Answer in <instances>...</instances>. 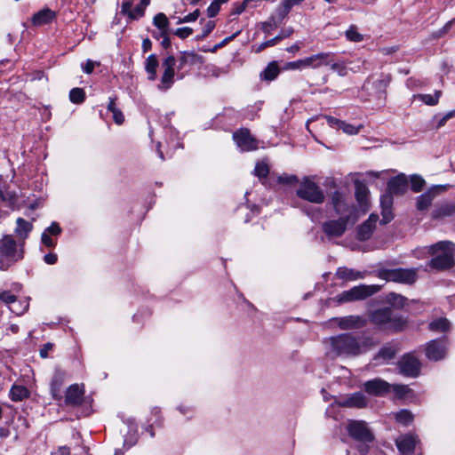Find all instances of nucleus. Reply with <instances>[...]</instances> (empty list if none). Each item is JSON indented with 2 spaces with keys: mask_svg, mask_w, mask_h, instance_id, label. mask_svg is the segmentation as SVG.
I'll return each instance as SVG.
<instances>
[{
  "mask_svg": "<svg viewBox=\"0 0 455 455\" xmlns=\"http://www.w3.org/2000/svg\"><path fill=\"white\" fill-rule=\"evenodd\" d=\"M350 436L360 442H371L373 435L363 421H351L347 427Z\"/></svg>",
  "mask_w": 455,
  "mask_h": 455,
  "instance_id": "12",
  "label": "nucleus"
},
{
  "mask_svg": "<svg viewBox=\"0 0 455 455\" xmlns=\"http://www.w3.org/2000/svg\"><path fill=\"white\" fill-rule=\"evenodd\" d=\"M23 243L17 244L12 235L0 240V268L6 270L9 266L23 258Z\"/></svg>",
  "mask_w": 455,
  "mask_h": 455,
  "instance_id": "3",
  "label": "nucleus"
},
{
  "mask_svg": "<svg viewBox=\"0 0 455 455\" xmlns=\"http://www.w3.org/2000/svg\"><path fill=\"white\" fill-rule=\"evenodd\" d=\"M380 204L382 209H385L386 211L391 209V206L393 204L392 194L388 192L387 194L383 195L380 198Z\"/></svg>",
  "mask_w": 455,
  "mask_h": 455,
  "instance_id": "53",
  "label": "nucleus"
},
{
  "mask_svg": "<svg viewBox=\"0 0 455 455\" xmlns=\"http://www.w3.org/2000/svg\"><path fill=\"white\" fill-rule=\"evenodd\" d=\"M55 18V12L50 9H44L34 14L32 22L35 26H42L52 22Z\"/></svg>",
  "mask_w": 455,
  "mask_h": 455,
  "instance_id": "30",
  "label": "nucleus"
},
{
  "mask_svg": "<svg viewBox=\"0 0 455 455\" xmlns=\"http://www.w3.org/2000/svg\"><path fill=\"white\" fill-rule=\"evenodd\" d=\"M257 0H243L241 4H235L232 10V14L239 15L247 8L257 7Z\"/></svg>",
  "mask_w": 455,
  "mask_h": 455,
  "instance_id": "40",
  "label": "nucleus"
},
{
  "mask_svg": "<svg viewBox=\"0 0 455 455\" xmlns=\"http://www.w3.org/2000/svg\"><path fill=\"white\" fill-rule=\"evenodd\" d=\"M135 0H123L122 12L127 14L131 19H136L144 15L146 7L149 4V0H140V4L132 8Z\"/></svg>",
  "mask_w": 455,
  "mask_h": 455,
  "instance_id": "18",
  "label": "nucleus"
},
{
  "mask_svg": "<svg viewBox=\"0 0 455 455\" xmlns=\"http://www.w3.org/2000/svg\"><path fill=\"white\" fill-rule=\"evenodd\" d=\"M0 198L3 201L7 202L12 207H13L18 202L17 193L9 189L0 190Z\"/></svg>",
  "mask_w": 455,
  "mask_h": 455,
  "instance_id": "41",
  "label": "nucleus"
},
{
  "mask_svg": "<svg viewBox=\"0 0 455 455\" xmlns=\"http://www.w3.org/2000/svg\"><path fill=\"white\" fill-rule=\"evenodd\" d=\"M193 29L188 27L180 28L175 31V35L184 39L192 35Z\"/></svg>",
  "mask_w": 455,
  "mask_h": 455,
  "instance_id": "56",
  "label": "nucleus"
},
{
  "mask_svg": "<svg viewBox=\"0 0 455 455\" xmlns=\"http://www.w3.org/2000/svg\"><path fill=\"white\" fill-rule=\"evenodd\" d=\"M362 127H363V125L355 126L353 124H347L342 121V124H341L339 129L342 130L345 133H347L348 135H354V134H357L360 132Z\"/></svg>",
  "mask_w": 455,
  "mask_h": 455,
  "instance_id": "51",
  "label": "nucleus"
},
{
  "mask_svg": "<svg viewBox=\"0 0 455 455\" xmlns=\"http://www.w3.org/2000/svg\"><path fill=\"white\" fill-rule=\"evenodd\" d=\"M215 27V22L212 21V20H209L205 23L204 28H203V32H202V35L201 36H197V40L199 39H203L204 38L205 36H207L214 28Z\"/></svg>",
  "mask_w": 455,
  "mask_h": 455,
  "instance_id": "55",
  "label": "nucleus"
},
{
  "mask_svg": "<svg viewBox=\"0 0 455 455\" xmlns=\"http://www.w3.org/2000/svg\"><path fill=\"white\" fill-rule=\"evenodd\" d=\"M44 232H46L48 235H59L61 233V228L57 222H52Z\"/></svg>",
  "mask_w": 455,
  "mask_h": 455,
  "instance_id": "57",
  "label": "nucleus"
},
{
  "mask_svg": "<svg viewBox=\"0 0 455 455\" xmlns=\"http://www.w3.org/2000/svg\"><path fill=\"white\" fill-rule=\"evenodd\" d=\"M440 96L441 92L436 91L435 94H419L415 97L428 106H435L438 103Z\"/></svg>",
  "mask_w": 455,
  "mask_h": 455,
  "instance_id": "42",
  "label": "nucleus"
},
{
  "mask_svg": "<svg viewBox=\"0 0 455 455\" xmlns=\"http://www.w3.org/2000/svg\"><path fill=\"white\" fill-rule=\"evenodd\" d=\"M455 213V204L452 203H444L438 205L435 211L433 212V217L437 218H444L451 216Z\"/></svg>",
  "mask_w": 455,
  "mask_h": 455,
  "instance_id": "33",
  "label": "nucleus"
},
{
  "mask_svg": "<svg viewBox=\"0 0 455 455\" xmlns=\"http://www.w3.org/2000/svg\"><path fill=\"white\" fill-rule=\"evenodd\" d=\"M9 309L11 312L14 313L17 315H20L24 314L28 309V301H19L17 299V304H12L9 306Z\"/></svg>",
  "mask_w": 455,
  "mask_h": 455,
  "instance_id": "44",
  "label": "nucleus"
},
{
  "mask_svg": "<svg viewBox=\"0 0 455 455\" xmlns=\"http://www.w3.org/2000/svg\"><path fill=\"white\" fill-rule=\"evenodd\" d=\"M64 379L65 372L60 370H56L51 382V393L55 400L59 401L61 399L60 390L64 383Z\"/></svg>",
  "mask_w": 455,
  "mask_h": 455,
  "instance_id": "24",
  "label": "nucleus"
},
{
  "mask_svg": "<svg viewBox=\"0 0 455 455\" xmlns=\"http://www.w3.org/2000/svg\"><path fill=\"white\" fill-rule=\"evenodd\" d=\"M42 243L47 246V247H54L55 243L53 240L50 237V235H48L46 232H44L41 236Z\"/></svg>",
  "mask_w": 455,
  "mask_h": 455,
  "instance_id": "60",
  "label": "nucleus"
},
{
  "mask_svg": "<svg viewBox=\"0 0 455 455\" xmlns=\"http://www.w3.org/2000/svg\"><path fill=\"white\" fill-rule=\"evenodd\" d=\"M199 17V10H196L195 12L186 15L184 18L180 19L178 23H184V22H191L197 20Z\"/></svg>",
  "mask_w": 455,
  "mask_h": 455,
  "instance_id": "58",
  "label": "nucleus"
},
{
  "mask_svg": "<svg viewBox=\"0 0 455 455\" xmlns=\"http://www.w3.org/2000/svg\"><path fill=\"white\" fill-rule=\"evenodd\" d=\"M395 419L403 425H409L413 420V415L407 410H402L395 414Z\"/></svg>",
  "mask_w": 455,
  "mask_h": 455,
  "instance_id": "45",
  "label": "nucleus"
},
{
  "mask_svg": "<svg viewBox=\"0 0 455 455\" xmlns=\"http://www.w3.org/2000/svg\"><path fill=\"white\" fill-rule=\"evenodd\" d=\"M379 289L380 287L378 285H357L341 292L338 297V300L339 302L345 303L365 299L378 292Z\"/></svg>",
  "mask_w": 455,
  "mask_h": 455,
  "instance_id": "5",
  "label": "nucleus"
},
{
  "mask_svg": "<svg viewBox=\"0 0 455 455\" xmlns=\"http://www.w3.org/2000/svg\"><path fill=\"white\" fill-rule=\"evenodd\" d=\"M411 189L415 193H418L423 189V188L425 186V180L419 175H412L411 177Z\"/></svg>",
  "mask_w": 455,
  "mask_h": 455,
  "instance_id": "48",
  "label": "nucleus"
},
{
  "mask_svg": "<svg viewBox=\"0 0 455 455\" xmlns=\"http://www.w3.org/2000/svg\"><path fill=\"white\" fill-rule=\"evenodd\" d=\"M51 455H70V451L68 447L62 446L52 451Z\"/></svg>",
  "mask_w": 455,
  "mask_h": 455,
  "instance_id": "64",
  "label": "nucleus"
},
{
  "mask_svg": "<svg viewBox=\"0 0 455 455\" xmlns=\"http://www.w3.org/2000/svg\"><path fill=\"white\" fill-rule=\"evenodd\" d=\"M382 216H383L382 222L384 224L388 223L393 219L391 209H388L387 211H386L385 209H382Z\"/></svg>",
  "mask_w": 455,
  "mask_h": 455,
  "instance_id": "63",
  "label": "nucleus"
},
{
  "mask_svg": "<svg viewBox=\"0 0 455 455\" xmlns=\"http://www.w3.org/2000/svg\"><path fill=\"white\" fill-rule=\"evenodd\" d=\"M335 275L338 279L344 282H352L363 279L365 276V272H360L347 267H340L337 269Z\"/></svg>",
  "mask_w": 455,
  "mask_h": 455,
  "instance_id": "23",
  "label": "nucleus"
},
{
  "mask_svg": "<svg viewBox=\"0 0 455 455\" xmlns=\"http://www.w3.org/2000/svg\"><path fill=\"white\" fill-rule=\"evenodd\" d=\"M283 69L285 70H303L306 69L304 59L297 60L285 63Z\"/></svg>",
  "mask_w": 455,
  "mask_h": 455,
  "instance_id": "49",
  "label": "nucleus"
},
{
  "mask_svg": "<svg viewBox=\"0 0 455 455\" xmlns=\"http://www.w3.org/2000/svg\"><path fill=\"white\" fill-rule=\"evenodd\" d=\"M159 66L158 60L155 54H150L146 59L145 69L148 75V80L154 81L156 78V69Z\"/></svg>",
  "mask_w": 455,
  "mask_h": 455,
  "instance_id": "32",
  "label": "nucleus"
},
{
  "mask_svg": "<svg viewBox=\"0 0 455 455\" xmlns=\"http://www.w3.org/2000/svg\"><path fill=\"white\" fill-rule=\"evenodd\" d=\"M221 3L218 0L213 1L207 8V15L211 18L216 16L220 12Z\"/></svg>",
  "mask_w": 455,
  "mask_h": 455,
  "instance_id": "54",
  "label": "nucleus"
},
{
  "mask_svg": "<svg viewBox=\"0 0 455 455\" xmlns=\"http://www.w3.org/2000/svg\"><path fill=\"white\" fill-rule=\"evenodd\" d=\"M16 235L20 236L22 240H25L33 228L32 223L25 220L22 218H18L16 220Z\"/></svg>",
  "mask_w": 455,
  "mask_h": 455,
  "instance_id": "34",
  "label": "nucleus"
},
{
  "mask_svg": "<svg viewBox=\"0 0 455 455\" xmlns=\"http://www.w3.org/2000/svg\"><path fill=\"white\" fill-rule=\"evenodd\" d=\"M268 166L264 163H258L254 169V173L259 178H265L268 174Z\"/></svg>",
  "mask_w": 455,
  "mask_h": 455,
  "instance_id": "52",
  "label": "nucleus"
},
{
  "mask_svg": "<svg viewBox=\"0 0 455 455\" xmlns=\"http://www.w3.org/2000/svg\"><path fill=\"white\" fill-rule=\"evenodd\" d=\"M331 69L336 72L339 76H346L348 74V68L345 62H332L329 65Z\"/></svg>",
  "mask_w": 455,
  "mask_h": 455,
  "instance_id": "47",
  "label": "nucleus"
},
{
  "mask_svg": "<svg viewBox=\"0 0 455 455\" xmlns=\"http://www.w3.org/2000/svg\"><path fill=\"white\" fill-rule=\"evenodd\" d=\"M399 368L403 375L416 377L420 370V363L414 355H407L399 362Z\"/></svg>",
  "mask_w": 455,
  "mask_h": 455,
  "instance_id": "15",
  "label": "nucleus"
},
{
  "mask_svg": "<svg viewBox=\"0 0 455 455\" xmlns=\"http://www.w3.org/2000/svg\"><path fill=\"white\" fill-rule=\"evenodd\" d=\"M297 196L313 204H322L324 201L323 190L315 182L308 180L300 184L297 190Z\"/></svg>",
  "mask_w": 455,
  "mask_h": 455,
  "instance_id": "9",
  "label": "nucleus"
},
{
  "mask_svg": "<svg viewBox=\"0 0 455 455\" xmlns=\"http://www.w3.org/2000/svg\"><path fill=\"white\" fill-rule=\"evenodd\" d=\"M338 324L342 330H349L364 326L365 321L360 316L349 315L339 318Z\"/></svg>",
  "mask_w": 455,
  "mask_h": 455,
  "instance_id": "26",
  "label": "nucleus"
},
{
  "mask_svg": "<svg viewBox=\"0 0 455 455\" xmlns=\"http://www.w3.org/2000/svg\"><path fill=\"white\" fill-rule=\"evenodd\" d=\"M29 396V391L24 386L13 385L10 390V397L14 402L22 401Z\"/></svg>",
  "mask_w": 455,
  "mask_h": 455,
  "instance_id": "35",
  "label": "nucleus"
},
{
  "mask_svg": "<svg viewBox=\"0 0 455 455\" xmlns=\"http://www.w3.org/2000/svg\"><path fill=\"white\" fill-rule=\"evenodd\" d=\"M233 138L236 145L243 151H251L258 148V141L251 135L247 129H241L235 132Z\"/></svg>",
  "mask_w": 455,
  "mask_h": 455,
  "instance_id": "14",
  "label": "nucleus"
},
{
  "mask_svg": "<svg viewBox=\"0 0 455 455\" xmlns=\"http://www.w3.org/2000/svg\"><path fill=\"white\" fill-rule=\"evenodd\" d=\"M428 252L433 255L429 263L430 267L444 270L453 266L454 244L451 242H439L429 247Z\"/></svg>",
  "mask_w": 455,
  "mask_h": 455,
  "instance_id": "2",
  "label": "nucleus"
},
{
  "mask_svg": "<svg viewBox=\"0 0 455 455\" xmlns=\"http://www.w3.org/2000/svg\"><path fill=\"white\" fill-rule=\"evenodd\" d=\"M417 442L418 437L409 434L397 438L395 444L402 454L410 455L414 451Z\"/></svg>",
  "mask_w": 455,
  "mask_h": 455,
  "instance_id": "20",
  "label": "nucleus"
},
{
  "mask_svg": "<svg viewBox=\"0 0 455 455\" xmlns=\"http://www.w3.org/2000/svg\"><path fill=\"white\" fill-rule=\"evenodd\" d=\"M84 389L77 384L71 385L66 391L65 403L68 405H79L83 401Z\"/></svg>",
  "mask_w": 455,
  "mask_h": 455,
  "instance_id": "21",
  "label": "nucleus"
},
{
  "mask_svg": "<svg viewBox=\"0 0 455 455\" xmlns=\"http://www.w3.org/2000/svg\"><path fill=\"white\" fill-rule=\"evenodd\" d=\"M397 352V349L390 345L383 347L379 353L374 356V361L379 363H384L393 359Z\"/></svg>",
  "mask_w": 455,
  "mask_h": 455,
  "instance_id": "31",
  "label": "nucleus"
},
{
  "mask_svg": "<svg viewBox=\"0 0 455 455\" xmlns=\"http://www.w3.org/2000/svg\"><path fill=\"white\" fill-rule=\"evenodd\" d=\"M325 119L327 121V124L332 127L339 130V127L342 124L341 120L336 119L332 116H325Z\"/></svg>",
  "mask_w": 455,
  "mask_h": 455,
  "instance_id": "61",
  "label": "nucleus"
},
{
  "mask_svg": "<svg viewBox=\"0 0 455 455\" xmlns=\"http://www.w3.org/2000/svg\"><path fill=\"white\" fill-rule=\"evenodd\" d=\"M450 323L446 318H439L429 323V329L434 331L443 332L448 331Z\"/></svg>",
  "mask_w": 455,
  "mask_h": 455,
  "instance_id": "39",
  "label": "nucleus"
},
{
  "mask_svg": "<svg viewBox=\"0 0 455 455\" xmlns=\"http://www.w3.org/2000/svg\"><path fill=\"white\" fill-rule=\"evenodd\" d=\"M407 189V180L403 175L391 179L387 183V190L392 195L403 194Z\"/></svg>",
  "mask_w": 455,
  "mask_h": 455,
  "instance_id": "25",
  "label": "nucleus"
},
{
  "mask_svg": "<svg viewBox=\"0 0 455 455\" xmlns=\"http://www.w3.org/2000/svg\"><path fill=\"white\" fill-rule=\"evenodd\" d=\"M379 276L387 282L411 284L417 280V270L413 268H394L379 271Z\"/></svg>",
  "mask_w": 455,
  "mask_h": 455,
  "instance_id": "6",
  "label": "nucleus"
},
{
  "mask_svg": "<svg viewBox=\"0 0 455 455\" xmlns=\"http://www.w3.org/2000/svg\"><path fill=\"white\" fill-rule=\"evenodd\" d=\"M379 217L371 214L369 219L364 221L358 228L357 238L361 241H365L370 238L373 230L376 228V223Z\"/></svg>",
  "mask_w": 455,
  "mask_h": 455,
  "instance_id": "22",
  "label": "nucleus"
},
{
  "mask_svg": "<svg viewBox=\"0 0 455 455\" xmlns=\"http://www.w3.org/2000/svg\"><path fill=\"white\" fill-rule=\"evenodd\" d=\"M448 344L445 339H433L425 345L426 356L432 361H440L447 354Z\"/></svg>",
  "mask_w": 455,
  "mask_h": 455,
  "instance_id": "10",
  "label": "nucleus"
},
{
  "mask_svg": "<svg viewBox=\"0 0 455 455\" xmlns=\"http://www.w3.org/2000/svg\"><path fill=\"white\" fill-rule=\"evenodd\" d=\"M153 23L160 29L161 35L167 34L170 22L164 13H157L154 17Z\"/></svg>",
  "mask_w": 455,
  "mask_h": 455,
  "instance_id": "37",
  "label": "nucleus"
},
{
  "mask_svg": "<svg viewBox=\"0 0 455 455\" xmlns=\"http://www.w3.org/2000/svg\"><path fill=\"white\" fill-rule=\"evenodd\" d=\"M331 52H317L304 58L306 68L316 69L331 64Z\"/></svg>",
  "mask_w": 455,
  "mask_h": 455,
  "instance_id": "17",
  "label": "nucleus"
},
{
  "mask_svg": "<svg viewBox=\"0 0 455 455\" xmlns=\"http://www.w3.org/2000/svg\"><path fill=\"white\" fill-rule=\"evenodd\" d=\"M364 390L372 395H382L389 392L390 385L381 379L369 380L363 385Z\"/></svg>",
  "mask_w": 455,
  "mask_h": 455,
  "instance_id": "19",
  "label": "nucleus"
},
{
  "mask_svg": "<svg viewBox=\"0 0 455 455\" xmlns=\"http://www.w3.org/2000/svg\"><path fill=\"white\" fill-rule=\"evenodd\" d=\"M332 207L335 212L340 216H349L354 212V206L347 203L346 196L339 191H335L331 197Z\"/></svg>",
  "mask_w": 455,
  "mask_h": 455,
  "instance_id": "13",
  "label": "nucleus"
},
{
  "mask_svg": "<svg viewBox=\"0 0 455 455\" xmlns=\"http://www.w3.org/2000/svg\"><path fill=\"white\" fill-rule=\"evenodd\" d=\"M371 322L385 330L392 331H401L406 325L405 320L394 314L391 309H379L372 313Z\"/></svg>",
  "mask_w": 455,
  "mask_h": 455,
  "instance_id": "4",
  "label": "nucleus"
},
{
  "mask_svg": "<svg viewBox=\"0 0 455 455\" xmlns=\"http://www.w3.org/2000/svg\"><path fill=\"white\" fill-rule=\"evenodd\" d=\"M283 20H280L279 16L276 14V16H270L267 20L261 22V29L266 34H270V32L274 29H275L280 22Z\"/></svg>",
  "mask_w": 455,
  "mask_h": 455,
  "instance_id": "38",
  "label": "nucleus"
},
{
  "mask_svg": "<svg viewBox=\"0 0 455 455\" xmlns=\"http://www.w3.org/2000/svg\"><path fill=\"white\" fill-rule=\"evenodd\" d=\"M292 33H293L292 28H288L284 30H282L279 33V35H277L275 37H274L270 40H267L266 42H263L260 44H259L258 46H254V52L259 53L267 47H272V46L275 45L277 43H279L281 40L289 37Z\"/></svg>",
  "mask_w": 455,
  "mask_h": 455,
  "instance_id": "27",
  "label": "nucleus"
},
{
  "mask_svg": "<svg viewBox=\"0 0 455 455\" xmlns=\"http://www.w3.org/2000/svg\"><path fill=\"white\" fill-rule=\"evenodd\" d=\"M280 70L275 61H272L260 74L261 78L267 81L274 80L279 74Z\"/></svg>",
  "mask_w": 455,
  "mask_h": 455,
  "instance_id": "36",
  "label": "nucleus"
},
{
  "mask_svg": "<svg viewBox=\"0 0 455 455\" xmlns=\"http://www.w3.org/2000/svg\"><path fill=\"white\" fill-rule=\"evenodd\" d=\"M0 300L8 307L12 304H17V297L7 291H0Z\"/></svg>",
  "mask_w": 455,
  "mask_h": 455,
  "instance_id": "50",
  "label": "nucleus"
},
{
  "mask_svg": "<svg viewBox=\"0 0 455 455\" xmlns=\"http://www.w3.org/2000/svg\"><path fill=\"white\" fill-rule=\"evenodd\" d=\"M346 37L347 40L351 42H361L363 39V36L362 34H360L355 26H351L347 31H346Z\"/></svg>",
  "mask_w": 455,
  "mask_h": 455,
  "instance_id": "46",
  "label": "nucleus"
},
{
  "mask_svg": "<svg viewBox=\"0 0 455 455\" xmlns=\"http://www.w3.org/2000/svg\"><path fill=\"white\" fill-rule=\"evenodd\" d=\"M355 187L356 200L362 207L363 211L365 212L368 210L369 189L363 182L359 180L355 182Z\"/></svg>",
  "mask_w": 455,
  "mask_h": 455,
  "instance_id": "28",
  "label": "nucleus"
},
{
  "mask_svg": "<svg viewBox=\"0 0 455 455\" xmlns=\"http://www.w3.org/2000/svg\"><path fill=\"white\" fill-rule=\"evenodd\" d=\"M450 185H438L432 187L428 191H427L425 194L418 196L417 198V208L419 211H423L427 209L433 199L443 191H445Z\"/></svg>",
  "mask_w": 455,
  "mask_h": 455,
  "instance_id": "16",
  "label": "nucleus"
},
{
  "mask_svg": "<svg viewBox=\"0 0 455 455\" xmlns=\"http://www.w3.org/2000/svg\"><path fill=\"white\" fill-rule=\"evenodd\" d=\"M85 99L84 91L82 88H74L69 92V100L71 102L80 104Z\"/></svg>",
  "mask_w": 455,
  "mask_h": 455,
  "instance_id": "43",
  "label": "nucleus"
},
{
  "mask_svg": "<svg viewBox=\"0 0 455 455\" xmlns=\"http://www.w3.org/2000/svg\"><path fill=\"white\" fill-rule=\"evenodd\" d=\"M58 257L54 253H48L44 257V260L46 264L52 265L57 262Z\"/></svg>",
  "mask_w": 455,
  "mask_h": 455,
  "instance_id": "62",
  "label": "nucleus"
},
{
  "mask_svg": "<svg viewBox=\"0 0 455 455\" xmlns=\"http://www.w3.org/2000/svg\"><path fill=\"white\" fill-rule=\"evenodd\" d=\"M177 65L176 58L173 55H167L161 63L162 75L160 83L157 85L158 90L167 91L172 88L175 82V68Z\"/></svg>",
  "mask_w": 455,
  "mask_h": 455,
  "instance_id": "7",
  "label": "nucleus"
},
{
  "mask_svg": "<svg viewBox=\"0 0 455 455\" xmlns=\"http://www.w3.org/2000/svg\"><path fill=\"white\" fill-rule=\"evenodd\" d=\"M349 223V216H340L323 222L322 230L329 239L338 238L345 234Z\"/></svg>",
  "mask_w": 455,
  "mask_h": 455,
  "instance_id": "8",
  "label": "nucleus"
},
{
  "mask_svg": "<svg viewBox=\"0 0 455 455\" xmlns=\"http://www.w3.org/2000/svg\"><path fill=\"white\" fill-rule=\"evenodd\" d=\"M375 346L370 338L360 339L349 334H343L330 339L329 355L331 356H356L365 353Z\"/></svg>",
  "mask_w": 455,
  "mask_h": 455,
  "instance_id": "1",
  "label": "nucleus"
},
{
  "mask_svg": "<svg viewBox=\"0 0 455 455\" xmlns=\"http://www.w3.org/2000/svg\"><path fill=\"white\" fill-rule=\"evenodd\" d=\"M177 60V76L179 79L184 77V74L181 72L188 66H194L201 64L203 62V57L194 51L181 52Z\"/></svg>",
  "mask_w": 455,
  "mask_h": 455,
  "instance_id": "11",
  "label": "nucleus"
},
{
  "mask_svg": "<svg viewBox=\"0 0 455 455\" xmlns=\"http://www.w3.org/2000/svg\"><path fill=\"white\" fill-rule=\"evenodd\" d=\"M366 397L361 392L352 394L341 403V405L350 408H363L366 406Z\"/></svg>",
  "mask_w": 455,
  "mask_h": 455,
  "instance_id": "29",
  "label": "nucleus"
},
{
  "mask_svg": "<svg viewBox=\"0 0 455 455\" xmlns=\"http://www.w3.org/2000/svg\"><path fill=\"white\" fill-rule=\"evenodd\" d=\"M113 119L116 124H122L124 121V116L120 109L112 112Z\"/></svg>",
  "mask_w": 455,
  "mask_h": 455,
  "instance_id": "59",
  "label": "nucleus"
}]
</instances>
